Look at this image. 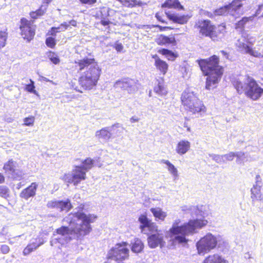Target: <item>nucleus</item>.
<instances>
[{"mask_svg": "<svg viewBox=\"0 0 263 263\" xmlns=\"http://www.w3.org/2000/svg\"><path fill=\"white\" fill-rule=\"evenodd\" d=\"M115 88H120L127 90L128 93H132L138 89V81L128 78H123L117 81L114 84Z\"/></svg>", "mask_w": 263, "mask_h": 263, "instance_id": "13", "label": "nucleus"}, {"mask_svg": "<svg viewBox=\"0 0 263 263\" xmlns=\"http://www.w3.org/2000/svg\"><path fill=\"white\" fill-rule=\"evenodd\" d=\"M161 162L167 166L168 171L175 178L178 177V171L172 163L166 160H162Z\"/></svg>", "mask_w": 263, "mask_h": 263, "instance_id": "33", "label": "nucleus"}, {"mask_svg": "<svg viewBox=\"0 0 263 263\" xmlns=\"http://www.w3.org/2000/svg\"><path fill=\"white\" fill-rule=\"evenodd\" d=\"M196 62L203 73L208 76L205 88L210 90L215 87V85L220 81L223 72L222 67L219 65L218 57L213 55L208 59L197 60Z\"/></svg>", "mask_w": 263, "mask_h": 263, "instance_id": "3", "label": "nucleus"}, {"mask_svg": "<svg viewBox=\"0 0 263 263\" xmlns=\"http://www.w3.org/2000/svg\"><path fill=\"white\" fill-rule=\"evenodd\" d=\"M144 245L143 242L139 239H136L132 243V251L135 253H140L143 249Z\"/></svg>", "mask_w": 263, "mask_h": 263, "instance_id": "32", "label": "nucleus"}, {"mask_svg": "<svg viewBox=\"0 0 263 263\" xmlns=\"http://www.w3.org/2000/svg\"><path fill=\"white\" fill-rule=\"evenodd\" d=\"M254 18L253 16H251L249 17H243L241 18V20L238 21L236 25V28H242L245 26V25L250 21H252Z\"/></svg>", "mask_w": 263, "mask_h": 263, "instance_id": "37", "label": "nucleus"}, {"mask_svg": "<svg viewBox=\"0 0 263 263\" xmlns=\"http://www.w3.org/2000/svg\"><path fill=\"white\" fill-rule=\"evenodd\" d=\"M256 182L253 185V187L251 190V198L253 201L254 200H261L263 199V195L261 193V187L262 186L261 178L260 175H257L256 176Z\"/></svg>", "mask_w": 263, "mask_h": 263, "instance_id": "17", "label": "nucleus"}, {"mask_svg": "<svg viewBox=\"0 0 263 263\" xmlns=\"http://www.w3.org/2000/svg\"><path fill=\"white\" fill-rule=\"evenodd\" d=\"M56 234L54 233L50 240L52 246L58 247L62 250L66 248V226L57 229Z\"/></svg>", "mask_w": 263, "mask_h": 263, "instance_id": "14", "label": "nucleus"}, {"mask_svg": "<svg viewBox=\"0 0 263 263\" xmlns=\"http://www.w3.org/2000/svg\"><path fill=\"white\" fill-rule=\"evenodd\" d=\"M45 43L46 45L50 48H53L55 45V39L52 36L47 37Z\"/></svg>", "mask_w": 263, "mask_h": 263, "instance_id": "45", "label": "nucleus"}, {"mask_svg": "<svg viewBox=\"0 0 263 263\" xmlns=\"http://www.w3.org/2000/svg\"><path fill=\"white\" fill-rule=\"evenodd\" d=\"M190 143L187 140H181L178 142L176 147V152L179 155L185 154L190 148Z\"/></svg>", "mask_w": 263, "mask_h": 263, "instance_id": "25", "label": "nucleus"}, {"mask_svg": "<svg viewBox=\"0 0 263 263\" xmlns=\"http://www.w3.org/2000/svg\"><path fill=\"white\" fill-rule=\"evenodd\" d=\"M209 17L213 18L215 16H216V15L214 14V11L213 12H207L206 14Z\"/></svg>", "mask_w": 263, "mask_h": 263, "instance_id": "59", "label": "nucleus"}, {"mask_svg": "<svg viewBox=\"0 0 263 263\" xmlns=\"http://www.w3.org/2000/svg\"><path fill=\"white\" fill-rule=\"evenodd\" d=\"M233 85L238 93H245L246 96L253 101L258 100L263 94L261 88L253 78L246 76L242 80L238 79L233 82Z\"/></svg>", "mask_w": 263, "mask_h": 263, "instance_id": "4", "label": "nucleus"}, {"mask_svg": "<svg viewBox=\"0 0 263 263\" xmlns=\"http://www.w3.org/2000/svg\"><path fill=\"white\" fill-rule=\"evenodd\" d=\"M166 14L170 20L180 24H186L190 17L188 15H180L177 13L169 14L168 13Z\"/></svg>", "mask_w": 263, "mask_h": 263, "instance_id": "23", "label": "nucleus"}, {"mask_svg": "<svg viewBox=\"0 0 263 263\" xmlns=\"http://www.w3.org/2000/svg\"><path fill=\"white\" fill-rule=\"evenodd\" d=\"M220 52L222 54V55L225 57H226L227 58H228V53H227V52H226L224 50H221L220 51Z\"/></svg>", "mask_w": 263, "mask_h": 263, "instance_id": "63", "label": "nucleus"}, {"mask_svg": "<svg viewBox=\"0 0 263 263\" xmlns=\"http://www.w3.org/2000/svg\"><path fill=\"white\" fill-rule=\"evenodd\" d=\"M209 156L217 163L224 164V161L223 159L222 155H220L213 154H209Z\"/></svg>", "mask_w": 263, "mask_h": 263, "instance_id": "40", "label": "nucleus"}, {"mask_svg": "<svg viewBox=\"0 0 263 263\" xmlns=\"http://www.w3.org/2000/svg\"><path fill=\"white\" fill-rule=\"evenodd\" d=\"M0 250L3 254H7L10 251L9 247L6 245H1Z\"/></svg>", "mask_w": 263, "mask_h": 263, "instance_id": "51", "label": "nucleus"}, {"mask_svg": "<svg viewBox=\"0 0 263 263\" xmlns=\"http://www.w3.org/2000/svg\"><path fill=\"white\" fill-rule=\"evenodd\" d=\"M182 104L193 114L202 111L204 106L195 94L189 90H185L181 97Z\"/></svg>", "mask_w": 263, "mask_h": 263, "instance_id": "8", "label": "nucleus"}, {"mask_svg": "<svg viewBox=\"0 0 263 263\" xmlns=\"http://www.w3.org/2000/svg\"><path fill=\"white\" fill-rule=\"evenodd\" d=\"M162 8H174L179 10H183V7L178 0H166L162 4Z\"/></svg>", "mask_w": 263, "mask_h": 263, "instance_id": "27", "label": "nucleus"}, {"mask_svg": "<svg viewBox=\"0 0 263 263\" xmlns=\"http://www.w3.org/2000/svg\"><path fill=\"white\" fill-rule=\"evenodd\" d=\"M32 22L28 21L25 18H22L21 20L20 29L22 32V35L24 39L28 41H30L35 34L34 29L32 26Z\"/></svg>", "mask_w": 263, "mask_h": 263, "instance_id": "15", "label": "nucleus"}, {"mask_svg": "<svg viewBox=\"0 0 263 263\" xmlns=\"http://www.w3.org/2000/svg\"><path fill=\"white\" fill-rule=\"evenodd\" d=\"M214 26L211 24V21L208 20H199L195 25V27L199 29L200 33L205 36L210 35Z\"/></svg>", "mask_w": 263, "mask_h": 263, "instance_id": "16", "label": "nucleus"}, {"mask_svg": "<svg viewBox=\"0 0 263 263\" xmlns=\"http://www.w3.org/2000/svg\"><path fill=\"white\" fill-rule=\"evenodd\" d=\"M243 0H234L231 4L214 10L216 16L226 15L228 14L237 17L242 14L241 7Z\"/></svg>", "mask_w": 263, "mask_h": 263, "instance_id": "11", "label": "nucleus"}, {"mask_svg": "<svg viewBox=\"0 0 263 263\" xmlns=\"http://www.w3.org/2000/svg\"><path fill=\"white\" fill-rule=\"evenodd\" d=\"M0 196L5 199L10 197V190L6 185H0Z\"/></svg>", "mask_w": 263, "mask_h": 263, "instance_id": "36", "label": "nucleus"}, {"mask_svg": "<svg viewBox=\"0 0 263 263\" xmlns=\"http://www.w3.org/2000/svg\"><path fill=\"white\" fill-rule=\"evenodd\" d=\"M30 16L31 17V18H34V19H36L39 17V16L37 15V13L35 11L31 12L30 13Z\"/></svg>", "mask_w": 263, "mask_h": 263, "instance_id": "58", "label": "nucleus"}, {"mask_svg": "<svg viewBox=\"0 0 263 263\" xmlns=\"http://www.w3.org/2000/svg\"><path fill=\"white\" fill-rule=\"evenodd\" d=\"M120 127L119 123H116L110 127L103 128L100 130H98L96 133V136L98 139H102L105 141L108 140L111 136V132L115 128Z\"/></svg>", "mask_w": 263, "mask_h": 263, "instance_id": "20", "label": "nucleus"}, {"mask_svg": "<svg viewBox=\"0 0 263 263\" xmlns=\"http://www.w3.org/2000/svg\"><path fill=\"white\" fill-rule=\"evenodd\" d=\"M217 245L218 248H220L221 245L226 247L228 243L222 240L220 236H216L209 233L197 242L196 247L198 253L200 255H203L215 248Z\"/></svg>", "mask_w": 263, "mask_h": 263, "instance_id": "6", "label": "nucleus"}, {"mask_svg": "<svg viewBox=\"0 0 263 263\" xmlns=\"http://www.w3.org/2000/svg\"><path fill=\"white\" fill-rule=\"evenodd\" d=\"M43 243V242H41L37 244L36 242H32L31 243L28 244L23 250V253L24 255L26 256L29 255L30 253L36 249Z\"/></svg>", "mask_w": 263, "mask_h": 263, "instance_id": "31", "label": "nucleus"}, {"mask_svg": "<svg viewBox=\"0 0 263 263\" xmlns=\"http://www.w3.org/2000/svg\"><path fill=\"white\" fill-rule=\"evenodd\" d=\"M254 18L253 16H251L249 17H243L241 18V20L238 21L236 25V28H242L245 26V25L250 21H252Z\"/></svg>", "mask_w": 263, "mask_h": 263, "instance_id": "38", "label": "nucleus"}, {"mask_svg": "<svg viewBox=\"0 0 263 263\" xmlns=\"http://www.w3.org/2000/svg\"><path fill=\"white\" fill-rule=\"evenodd\" d=\"M140 120V118H138V117L137 116H133L130 119V121L131 123H136V122H138Z\"/></svg>", "mask_w": 263, "mask_h": 263, "instance_id": "54", "label": "nucleus"}, {"mask_svg": "<svg viewBox=\"0 0 263 263\" xmlns=\"http://www.w3.org/2000/svg\"><path fill=\"white\" fill-rule=\"evenodd\" d=\"M203 206H193L191 209L192 216L196 219L190 220L187 222L180 225V219L175 220L172 227L166 232L165 237L173 247L177 244L185 245L188 239L186 236L196 232L197 229H201L208 223V221L203 219L205 213L202 211Z\"/></svg>", "mask_w": 263, "mask_h": 263, "instance_id": "1", "label": "nucleus"}, {"mask_svg": "<svg viewBox=\"0 0 263 263\" xmlns=\"http://www.w3.org/2000/svg\"><path fill=\"white\" fill-rule=\"evenodd\" d=\"M97 218L93 215H87L84 213L76 212L71 213L67 217V241L68 240L81 239L87 235L91 231L90 223L92 222Z\"/></svg>", "mask_w": 263, "mask_h": 263, "instance_id": "2", "label": "nucleus"}, {"mask_svg": "<svg viewBox=\"0 0 263 263\" xmlns=\"http://www.w3.org/2000/svg\"><path fill=\"white\" fill-rule=\"evenodd\" d=\"M4 182H5V177L2 173H0V183H4Z\"/></svg>", "mask_w": 263, "mask_h": 263, "instance_id": "62", "label": "nucleus"}, {"mask_svg": "<svg viewBox=\"0 0 263 263\" xmlns=\"http://www.w3.org/2000/svg\"><path fill=\"white\" fill-rule=\"evenodd\" d=\"M157 85L154 88V91L160 96H164L166 95L167 91L163 84V80L161 79L157 80Z\"/></svg>", "mask_w": 263, "mask_h": 263, "instance_id": "30", "label": "nucleus"}, {"mask_svg": "<svg viewBox=\"0 0 263 263\" xmlns=\"http://www.w3.org/2000/svg\"><path fill=\"white\" fill-rule=\"evenodd\" d=\"M151 212L153 213L156 220L163 221L166 217V213L160 208H151Z\"/></svg>", "mask_w": 263, "mask_h": 263, "instance_id": "29", "label": "nucleus"}, {"mask_svg": "<svg viewBox=\"0 0 263 263\" xmlns=\"http://www.w3.org/2000/svg\"><path fill=\"white\" fill-rule=\"evenodd\" d=\"M158 26L159 28H160V30H161V31L164 30L165 29H171V28L170 27H162L160 26Z\"/></svg>", "mask_w": 263, "mask_h": 263, "instance_id": "64", "label": "nucleus"}, {"mask_svg": "<svg viewBox=\"0 0 263 263\" xmlns=\"http://www.w3.org/2000/svg\"><path fill=\"white\" fill-rule=\"evenodd\" d=\"M101 24L103 26H107L109 24V21L106 18H101Z\"/></svg>", "mask_w": 263, "mask_h": 263, "instance_id": "56", "label": "nucleus"}, {"mask_svg": "<svg viewBox=\"0 0 263 263\" xmlns=\"http://www.w3.org/2000/svg\"><path fill=\"white\" fill-rule=\"evenodd\" d=\"M6 41L5 32L0 31V48L5 46Z\"/></svg>", "mask_w": 263, "mask_h": 263, "instance_id": "47", "label": "nucleus"}, {"mask_svg": "<svg viewBox=\"0 0 263 263\" xmlns=\"http://www.w3.org/2000/svg\"><path fill=\"white\" fill-rule=\"evenodd\" d=\"M35 12H36L37 15L39 16V17L43 15L45 13V10H43L42 8L37 10Z\"/></svg>", "mask_w": 263, "mask_h": 263, "instance_id": "55", "label": "nucleus"}, {"mask_svg": "<svg viewBox=\"0 0 263 263\" xmlns=\"http://www.w3.org/2000/svg\"><path fill=\"white\" fill-rule=\"evenodd\" d=\"M155 58V65L163 74H165L168 69L167 64L164 61L161 60L156 55L154 57Z\"/></svg>", "mask_w": 263, "mask_h": 263, "instance_id": "28", "label": "nucleus"}, {"mask_svg": "<svg viewBox=\"0 0 263 263\" xmlns=\"http://www.w3.org/2000/svg\"><path fill=\"white\" fill-rule=\"evenodd\" d=\"M48 206L55 207L60 208L61 211L64 210L66 208V201H55L51 202H48Z\"/></svg>", "mask_w": 263, "mask_h": 263, "instance_id": "35", "label": "nucleus"}, {"mask_svg": "<svg viewBox=\"0 0 263 263\" xmlns=\"http://www.w3.org/2000/svg\"><path fill=\"white\" fill-rule=\"evenodd\" d=\"M47 56L50 60L54 64H57L60 62V60L57 55L53 52L49 51L47 53Z\"/></svg>", "mask_w": 263, "mask_h": 263, "instance_id": "42", "label": "nucleus"}, {"mask_svg": "<svg viewBox=\"0 0 263 263\" xmlns=\"http://www.w3.org/2000/svg\"><path fill=\"white\" fill-rule=\"evenodd\" d=\"M234 157H236V162L238 164H243L246 158L245 153L242 152H234Z\"/></svg>", "mask_w": 263, "mask_h": 263, "instance_id": "34", "label": "nucleus"}, {"mask_svg": "<svg viewBox=\"0 0 263 263\" xmlns=\"http://www.w3.org/2000/svg\"><path fill=\"white\" fill-rule=\"evenodd\" d=\"M203 263H228V261L218 254L210 255L203 261Z\"/></svg>", "mask_w": 263, "mask_h": 263, "instance_id": "26", "label": "nucleus"}, {"mask_svg": "<svg viewBox=\"0 0 263 263\" xmlns=\"http://www.w3.org/2000/svg\"><path fill=\"white\" fill-rule=\"evenodd\" d=\"M94 163V161L88 158L82 162L80 166H76L72 173L71 182L74 185H78L82 180L86 178V172L91 169Z\"/></svg>", "mask_w": 263, "mask_h": 263, "instance_id": "10", "label": "nucleus"}, {"mask_svg": "<svg viewBox=\"0 0 263 263\" xmlns=\"http://www.w3.org/2000/svg\"><path fill=\"white\" fill-rule=\"evenodd\" d=\"M82 3L92 5L96 2V0H80Z\"/></svg>", "mask_w": 263, "mask_h": 263, "instance_id": "53", "label": "nucleus"}, {"mask_svg": "<svg viewBox=\"0 0 263 263\" xmlns=\"http://www.w3.org/2000/svg\"><path fill=\"white\" fill-rule=\"evenodd\" d=\"M77 80L76 79H73V80H71L70 83H69V85H70V89L75 90L77 91H79L81 92H82V90H80L78 89V87L76 86V85L77 84Z\"/></svg>", "mask_w": 263, "mask_h": 263, "instance_id": "49", "label": "nucleus"}, {"mask_svg": "<svg viewBox=\"0 0 263 263\" xmlns=\"http://www.w3.org/2000/svg\"><path fill=\"white\" fill-rule=\"evenodd\" d=\"M75 67L77 71H80L98 81L101 69L93 58H85L80 60L78 62H75Z\"/></svg>", "mask_w": 263, "mask_h": 263, "instance_id": "7", "label": "nucleus"}, {"mask_svg": "<svg viewBox=\"0 0 263 263\" xmlns=\"http://www.w3.org/2000/svg\"><path fill=\"white\" fill-rule=\"evenodd\" d=\"M156 42L159 45H168L170 44H175L176 40L174 36H166L161 34L156 40Z\"/></svg>", "mask_w": 263, "mask_h": 263, "instance_id": "24", "label": "nucleus"}, {"mask_svg": "<svg viewBox=\"0 0 263 263\" xmlns=\"http://www.w3.org/2000/svg\"><path fill=\"white\" fill-rule=\"evenodd\" d=\"M24 124L27 126H31L34 122V118L33 116L25 118L24 120Z\"/></svg>", "mask_w": 263, "mask_h": 263, "instance_id": "48", "label": "nucleus"}, {"mask_svg": "<svg viewBox=\"0 0 263 263\" xmlns=\"http://www.w3.org/2000/svg\"><path fill=\"white\" fill-rule=\"evenodd\" d=\"M127 243H118L108 252L107 263H124L123 260L127 258L129 255V250L126 248Z\"/></svg>", "mask_w": 263, "mask_h": 263, "instance_id": "9", "label": "nucleus"}, {"mask_svg": "<svg viewBox=\"0 0 263 263\" xmlns=\"http://www.w3.org/2000/svg\"><path fill=\"white\" fill-rule=\"evenodd\" d=\"M30 81V83L26 85L25 89L30 93L36 95L37 91L35 90L34 82L31 79Z\"/></svg>", "mask_w": 263, "mask_h": 263, "instance_id": "41", "label": "nucleus"}, {"mask_svg": "<svg viewBox=\"0 0 263 263\" xmlns=\"http://www.w3.org/2000/svg\"><path fill=\"white\" fill-rule=\"evenodd\" d=\"M97 14L101 18H107L109 15L108 8L106 7L101 8Z\"/></svg>", "mask_w": 263, "mask_h": 263, "instance_id": "43", "label": "nucleus"}, {"mask_svg": "<svg viewBox=\"0 0 263 263\" xmlns=\"http://www.w3.org/2000/svg\"><path fill=\"white\" fill-rule=\"evenodd\" d=\"M139 221L140 223V228L141 232L144 234H148L149 232L152 233L147 238V241L149 247L151 248H156L158 246L161 248L165 245V241L163 240L164 236L160 231H158L157 226L151 220H149L146 215H141L139 217Z\"/></svg>", "mask_w": 263, "mask_h": 263, "instance_id": "5", "label": "nucleus"}, {"mask_svg": "<svg viewBox=\"0 0 263 263\" xmlns=\"http://www.w3.org/2000/svg\"><path fill=\"white\" fill-rule=\"evenodd\" d=\"M159 52L167 57L169 60H174L175 58L174 53L172 51L167 49H162L159 51Z\"/></svg>", "mask_w": 263, "mask_h": 263, "instance_id": "39", "label": "nucleus"}, {"mask_svg": "<svg viewBox=\"0 0 263 263\" xmlns=\"http://www.w3.org/2000/svg\"><path fill=\"white\" fill-rule=\"evenodd\" d=\"M66 204H67V212L68 210H69L72 207L71 205V204L70 202V200L68 199H67Z\"/></svg>", "mask_w": 263, "mask_h": 263, "instance_id": "57", "label": "nucleus"}, {"mask_svg": "<svg viewBox=\"0 0 263 263\" xmlns=\"http://www.w3.org/2000/svg\"><path fill=\"white\" fill-rule=\"evenodd\" d=\"M114 48L117 51L120 52L122 50L123 46L121 43L116 42L114 45Z\"/></svg>", "mask_w": 263, "mask_h": 263, "instance_id": "52", "label": "nucleus"}, {"mask_svg": "<svg viewBox=\"0 0 263 263\" xmlns=\"http://www.w3.org/2000/svg\"><path fill=\"white\" fill-rule=\"evenodd\" d=\"M60 27H52L51 29L48 32L47 35H51L52 36L55 35L57 32H60Z\"/></svg>", "mask_w": 263, "mask_h": 263, "instance_id": "50", "label": "nucleus"}, {"mask_svg": "<svg viewBox=\"0 0 263 263\" xmlns=\"http://www.w3.org/2000/svg\"><path fill=\"white\" fill-rule=\"evenodd\" d=\"M3 169L8 177L13 180H20L24 175L23 171L17 168L16 162L12 159L4 164Z\"/></svg>", "mask_w": 263, "mask_h": 263, "instance_id": "12", "label": "nucleus"}, {"mask_svg": "<svg viewBox=\"0 0 263 263\" xmlns=\"http://www.w3.org/2000/svg\"><path fill=\"white\" fill-rule=\"evenodd\" d=\"M223 159L224 161V163L227 161H231L234 158V152H231L228 154L222 155Z\"/></svg>", "mask_w": 263, "mask_h": 263, "instance_id": "44", "label": "nucleus"}, {"mask_svg": "<svg viewBox=\"0 0 263 263\" xmlns=\"http://www.w3.org/2000/svg\"><path fill=\"white\" fill-rule=\"evenodd\" d=\"M79 83L84 89L90 90L97 85L98 81L82 72L79 79Z\"/></svg>", "mask_w": 263, "mask_h": 263, "instance_id": "18", "label": "nucleus"}, {"mask_svg": "<svg viewBox=\"0 0 263 263\" xmlns=\"http://www.w3.org/2000/svg\"><path fill=\"white\" fill-rule=\"evenodd\" d=\"M224 30L223 26H219L217 28L214 26L208 37H210L213 41H218L223 37Z\"/></svg>", "mask_w": 263, "mask_h": 263, "instance_id": "22", "label": "nucleus"}, {"mask_svg": "<svg viewBox=\"0 0 263 263\" xmlns=\"http://www.w3.org/2000/svg\"><path fill=\"white\" fill-rule=\"evenodd\" d=\"M247 53H249L251 55H253L255 57H262V52H259L257 51L254 50L251 47H250L248 51L247 52Z\"/></svg>", "mask_w": 263, "mask_h": 263, "instance_id": "46", "label": "nucleus"}, {"mask_svg": "<svg viewBox=\"0 0 263 263\" xmlns=\"http://www.w3.org/2000/svg\"><path fill=\"white\" fill-rule=\"evenodd\" d=\"M69 25L72 26H76L77 25V22L74 20H71L69 22Z\"/></svg>", "mask_w": 263, "mask_h": 263, "instance_id": "61", "label": "nucleus"}, {"mask_svg": "<svg viewBox=\"0 0 263 263\" xmlns=\"http://www.w3.org/2000/svg\"><path fill=\"white\" fill-rule=\"evenodd\" d=\"M254 41L255 39L254 38L249 37V34L246 33H243L242 35V38L239 39L236 44L241 52L247 53L250 48V46L247 45V43H252Z\"/></svg>", "mask_w": 263, "mask_h": 263, "instance_id": "19", "label": "nucleus"}, {"mask_svg": "<svg viewBox=\"0 0 263 263\" xmlns=\"http://www.w3.org/2000/svg\"><path fill=\"white\" fill-rule=\"evenodd\" d=\"M156 17L157 18V19L160 22H161L162 23H165V22H164V21H163V20H162L161 18V16H160L159 15L158 13H156Z\"/></svg>", "mask_w": 263, "mask_h": 263, "instance_id": "60", "label": "nucleus"}, {"mask_svg": "<svg viewBox=\"0 0 263 263\" xmlns=\"http://www.w3.org/2000/svg\"><path fill=\"white\" fill-rule=\"evenodd\" d=\"M37 184L35 182H33L28 187L24 189L20 193V196L22 198L28 200L30 197H33L35 195Z\"/></svg>", "mask_w": 263, "mask_h": 263, "instance_id": "21", "label": "nucleus"}]
</instances>
